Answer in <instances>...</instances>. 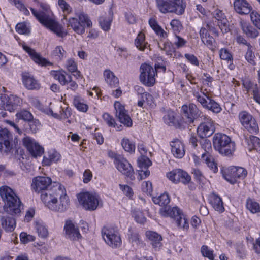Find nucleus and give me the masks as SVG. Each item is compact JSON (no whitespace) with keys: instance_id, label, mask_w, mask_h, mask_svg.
<instances>
[{"instance_id":"nucleus-55","label":"nucleus","mask_w":260,"mask_h":260,"mask_svg":"<svg viewBox=\"0 0 260 260\" xmlns=\"http://www.w3.org/2000/svg\"><path fill=\"white\" fill-rule=\"evenodd\" d=\"M250 18L253 24L260 29V15L255 11H253L250 14Z\"/></svg>"},{"instance_id":"nucleus-6","label":"nucleus","mask_w":260,"mask_h":260,"mask_svg":"<svg viewBox=\"0 0 260 260\" xmlns=\"http://www.w3.org/2000/svg\"><path fill=\"white\" fill-rule=\"evenodd\" d=\"M157 6L162 13H175L178 15L182 14L186 7L183 0H157Z\"/></svg>"},{"instance_id":"nucleus-37","label":"nucleus","mask_w":260,"mask_h":260,"mask_svg":"<svg viewBox=\"0 0 260 260\" xmlns=\"http://www.w3.org/2000/svg\"><path fill=\"white\" fill-rule=\"evenodd\" d=\"M246 141L250 150L255 149L260 154V139L258 138L250 136L249 138H246Z\"/></svg>"},{"instance_id":"nucleus-16","label":"nucleus","mask_w":260,"mask_h":260,"mask_svg":"<svg viewBox=\"0 0 260 260\" xmlns=\"http://www.w3.org/2000/svg\"><path fill=\"white\" fill-rule=\"evenodd\" d=\"M114 164L119 171L129 177L131 180L135 179V177L133 168L125 158L122 156H118L116 158V161H114Z\"/></svg>"},{"instance_id":"nucleus-46","label":"nucleus","mask_w":260,"mask_h":260,"mask_svg":"<svg viewBox=\"0 0 260 260\" xmlns=\"http://www.w3.org/2000/svg\"><path fill=\"white\" fill-rule=\"evenodd\" d=\"M16 30L20 34L28 35L30 33V28L25 22L18 23L16 26Z\"/></svg>"},{"instance_id":"nucleus-1","label":"nucleus","mask_w":260,"mask_h":260,"mask_svg":"<svg viewBox=\"0 0 260 260\" xmlns=\"http://www.w3.org/2000/svg\"><path fill=\"white\" fill-rule=\"evenodd\" d=\"M41 199L48 209L56 212H64L70 206L66 188L59 182H54L49 190L41 194Z\"/></svg>"},{"instance_id":"nucleus-63","label":"nucleus","mask_w":260,"mask_h":260,"mask_svg":"<svg viewBox=\"0 0 260 260\" xmlns=\"http://www.w3.org/2000/svg\"><path fill=\"white\" fill-rule=\"evenodd\" d=\"M142 190L147 194H150L152 191V183L150 181L143 182L142 184Z\"/></svg>"},{"instance_id":"nucleus-24","label":"nucleus","mask_w":260,"mask_h":260,"mask_svg":"<svg viewBox=\"0 0 260 260\" xmlns=\"http://www.w3.org/2000/svg\"><path fill=\"white\" fill-rule=\"evenodd\" d=\"M171 153L177 158H182L185 154L184 144L178 139H174L170 142Z\"/></svg>"},{"instance_id":"nucleus-56","label":"nucleus","mask_w":260,"mask_h":260,"mask_svg":"<svg viewBox=\"0 0 260 260\" xmlns=\"http://www.w3.org/2000/svg\"><path fill=\"white\" fill-rule=\"evenodd\" d=\"M201 253L204 256L208 257L210 260H213L214 258L213 251L211 250L207 246L204 245L202 247Z\"/></svg>"},{"instance_id":"nucleus-47","label":"nucleus","mask_w":260,"mask_h":260,"mask_svg":"<svg viewBox=\"0 0 260 260\" xmlns=\"http://www.w3.org/2000/svg\"><path fill=\"white\" fill-rule=\"evenodd\" d=\"M133 215L136 221L138 223L143 224L146 221V218L143 212L140 210L135 209L133 211Z\"/></svg>"},{"instance_id":"nucleus-31","label":"nucleus","mask_w":260,"mask_h":260,"mask_svg":"<svg viewBox=\"0 0 260 260\" xmlns=\"http://www.w3.org/2000/svg\"><path fill=\"white\" fill-rule=\"evenodd\" d=\"M204 91L201 89L200 92L198 91H193V94L194 96L197 99V101L201 103V104L204 107H206L208 102L207 100L209 101L210 96L208 92Z\"/></svg>"},{"instance_id":"nucleus-58","label":"nucleus","mask_w":260,"mask_h":260,"mask_svg":"<svg viewBox=\"0 0 260 260\" xmlns=\"http://www.w3.org/2000/svg\"><path fill=\"white\" fill-rule=\"evenodd\" d=\"M192 173L196 179L200 182H203L206 179L201 171L198 168H193Z\"/></svg>"},{"instance_id":"nucleus-23","label":"nucleus","mask_w":260,"mask_h":260,"mask_svg":"<svg viewBox=\"0 0 260 260\" xmlns=\"http://www.w3.org/2000/svg\"><path fill=\"white\" fill-rule=\"evenodd\" d=\"M48 115H51L55 118L59 119H67L71 115L69 109L66 108L65 110L62 108L59 105H56L47 111Z\"/></svg>"},{"instance_id":"nucleus-15","label":"nucleus","mask_w":260,"mask_h":260,"mask_svg":"<svg viewBox=\"0 0 260 260\" xmlns=\"http://www.w3.org/2000/svg\"><path fill=\"white\" fill-rule=\"evenodd\" d=\"M12 136L6 128L0 127V153L7 154L11 150Z\"/></svg>"},{"instance_id":"nucleus-29","label":"nucleus","mask_w":260,"mask_h":260,"mask_svg":"<svg viewBox=\"0 0 260 260\" xmlns=\"http://www.w3.org/2000/svg\"><path fill=\"white\" fill-rule=\"evenodd\" d=\"M7 99L6 110L10 112L14 111L21 102L20 98L13 95H7Z\"/></svg>"},{"instance_id":"nucleus-48","label":"nucleus","mask_w":260,"mask_h":260,"mask_svg":"<svg viewBox=\"0 0 260 260\" xmlns=\"http://www.w3.org/2000/svg\"><path fill=\"white\" fill-rule=\"evenodd\" d=\"M111 19L109 17H101L99 18V23L102 28L105 30L107 31L110 29Z\"/></svg>"},{"instance_id":"nucleus-35","label":"nucleus","mask_w":260,"mask_h":260,"mask_svg":"<svg viewBox=\"0 0 260 260\" xmlns=\"http://www.w3.org/2000/svg\"><path fill=\"white\" fill-rule=\"evenodd\" d=\"M1 221V224L5 231L11 232L14 230L16 224L14 218L11 217L2 216Z\"/></svg>"},{"instance_id":"nucleus-59","label":"nucleus","mask_w":260,"mask_h":260,"mask_svg":"<svg viewBox=\"0 0 260 260\" xmlns=\"http://www.w3.org/2000/svg\"><path fill=\"white\" fill-rule=\"evenodd\" d=\"M11 2L13 3L21 11H22L25 15H28L29 14V11L25 7L24 5L21 3L20 0H9Z\"/></svg>"},{"instance_id":"nucleus-19","label":"nucleus","mask_w":260,"mask_h":260,"mask_svg":"<svg viewBox=\"0 0 260 260\" xmlns=\"http://www.w3.org/2000/svg\"><path fill=\"white\" fill-rule=\"evenodd\" d=\"M182 111L183 118L186 119V122L188 123H192L194 119L200 117L201 115V111L192 103L188 106H182Z\"/></svg>"},{"instance_id":"nucleus-4","label":"nucleus","mask_w":260,"mask_h":260,"mask_svg":"<svg viewBox=\"0 0 260 260\" xmlns=\"http://www.w3.org/2000/svg\"><path fill=\"white\" fill-rule=\"evenodd\" d=\"M213 144L215 149L220 154L228 156L235 150V144L226 135L215 134L213 138Z\"/></svg>"},{"instance_id":"nucleus-13","label":"nucleus","mask_w":260,"mask_h":260,"mask_svg":"<svg viewBox=\"0 0 260 260\" xmlns=\"http://www.w3.org/2000/svg\"><path fill=\"white\" fill-rule=\"evenodd\" d=\"M239 119L242 125L250 133H257L258 126L255 119L246 111H242L239 114Z\"/></svg>"},{"instance_id":"nucleus-38","label":"nucleus","mask_w":260,"mask_h":260,"mask_svg":"<svg viewBox=\"0 0 260 260\" xmlns=\"http://www.w3.org/2000/svg\"><path fill=\"white\" fill-rule=\"evenodd\" d=\"M136 47L140 51H144L147 48L148 43L145 41V37L143 32H140L138 35L135 41Z\"/></svg>"},{"instance_id":"nucleus-43","label":"nucleus","mask_w":260,"mask_h":260,"mask_svg":"<svg viewBox=\"0 0 260 260\" xmlns=\"http://www.w3.org/2000/svg\"><path fill=\"white\" fill-rule=\"evenodd\" d=\"M18 119H22L24 121H30L33 119V116L30 112L27 110H22L17 113L16 115Z\"/></svg>"},{"instance_id":"nucleus-18","label":"nucleus","mask_w":260,"mask_h":260,"mask_svg":"<svg viewBox=\"0 0 260 260\" xmlns=\"http://www.w3.org/2000/svg\"><path fill=\"white\" fill-rule=\"evenodd\" d=\"M168 178L172 182L177 183L180 182L184 184L189 183L191 177L185 171L181 169H175L167 174Z\"/></svg>"},{"instance_id":"nucleus-64","label":"nucleus","mask_w":260,"mask_h":260,"mask_svg":"<svg viewBox=\"0 0 260 260\" xmlns=\"http://www.w3.org/2000/svg\"><path fill=\"white\" fill-rule=\"evenodd\" d=\"M218 24L223 33L228 32L229 30L228 21L226 18L218 22Z\"/></svg>"},{"instance_id":"nucleus-27","label":"nucleus","mask_w":260,"mask_h":260,"mask_svg":"<svg viewBox=\"0 0 260 260\" xmlns=\"http://www.w3.org/2000/svg\"><path fill=\"white\" fill-rule=\"evenodd\" d=\"M23 82L25 86L29 90L39 89L40 85L38 81L32 76L25 73L22 76Z\"/></svg>"},{"instance_id":"nucleus-2","label":"nucleus","mask_w":260,"mask_h":260,"mask_svg":"<svg viewBox=\"0 0 260 260\" xmlns=\"http://www.w3.org/2000/svg\"><path fill=\"white\" fill-rule=\"evenodd\" d=\"M153 201L155 204L162 207L159 210V213L162 216L174 218L178 227L184 230H188L189 223L181 210L178 207L172 208L167 206L170 202L168 194L163 193L158 197H154Z\"/></svg>"},{"instance_id":"nucleus-28","label":"nucleus","mask_w":260,"mask_h":260,"mask_svg":"<svg viewBox=\"0 0 260 260\" xmlns=\"http://www.w3.org/2000/svg\"><path fill=\"white\" fill-rule=\"evenodd\" d=\"M22 47L23 49L27 52L31 56V58L35 62L42 66H47L49 64L45 59L42 58L38 53H37L35 50L31 49L29 47L23 45Z\"/></svg>"},{"instance_id":"nucleus-49","label":"nucleus","mask_w":260,"mask_h":260,"mask_svg":"<svg viewBox=\"0 0 260 260\" xmlns=\"http://www.w3.org/2000/svg\"><path fill=\"white\" fill-rule=\"evenodd\" d=\"M36 228L39 236L43 238L48 236V230L44 225L40 223H37Z\"/></svg>"},{"instance_id":"nucleus-62","label":"nucleus","mask_w":260,"mask_h":260,"mask_svg":"<svg viewBox=\"0 0 260 260\" xmlns=\"http://www.w3.org/2000/svg\"><path fill=\"white\" fill-rule=\"evenodd\" d=\"M170 25L175 34L179 32L182 28L180 22L176 19L172 20L170 22Z\"/></svg>"},{"instance_id":"nucleus-40","label":"nucleus","mask_w":260,"mask_h":260,"mask_svg":"<svg viewBox=\"0 0 260 260\" xmlns=\"http://www.w3.org/2000/svg\"><path fill=\"white\" fill-rule=\"evenodd\" d=\"M51 75L56 79L62 85H65L68 84V78H66L65 71H52L51 72Z\"/></svg>"},{"instance_id":"nucleus-51","label":"nucleus","mask_w":260,"mask_h":260,"mask_svg":"<svg viewBox=\"0 0 260 260\" xmlns=\"http://www.w3.org/2000/svg\"><path fill=\"white\" fill-rule=\"evenodd\" d=\"M58 4L64 14H70L72 12L71 7L65 0H58Z\"/></svg>"},{"instance_id":"nucleus-10","label":"nucleus","mask_w":260,"mask_h":260,"mask_svg":"<svg viewBox=\"0 0 260 260\" xmlns=\"http://www.w3.org/2000/svg\"><path fill=\"white\" fill-rule=\"evenodd\" d=\"M102 234L105 242L113 248L119 247L121 244V239L117 230L111 226H104Z\"/></svg>"},{"instance_id":"nucleus-33","label":"nucleus","mask_w":260,"mask_h":260,"mask_svg":"<svg viewBox=\"0 0 260 260\" xmlns=\"http://www.w3.org/2000/svg\"><path fill=\"white\" fill-rule=\"evenodd\" d=\"M104 76L106 82L111 87H114L118 84V79L110 70H106L104 71Z\"/></svg>"},{"instance_id":"nucleus-53","label":"nucleus","mask_w":260,"mask_h":260,"mask_svg":"<svg viewBox=\"0 0 260 260\" xmlns=\"http://www.w3.org/2000/svg\"><path fill=\"white\" fill-rule=\"evenodd\" d=\"M105 122L110 127H115L116 122L114 118L107 113H105L102 115Z\"/></svg>"},{"instance_id":"nucleus-36","label":"nucleus","mask_w":260,"mask_h":260,"mask_svg":"<svg viewBox=\"0 0 260 260\" xmlns=\"http://www.w3.org/2000/svg\"><path fill=\"white\" fill-rule=\"evenodd\" d=\"M210 203L213 208L219 213H222L224 211L222 200L218 196L213 194L211 197Z\"/></svg>"},{"instance_id":"nucleus-17","label":"nucleus","mask_w":260,"mask_h":260,"mask_svg":"<svg viewBox=\"0 0 260 260\" xmlns=\"http://www.w3.org/2000/svg\"><path fill=\"white\" fill-rule=\"evenodd\" d=\"M54 182H52L51 179L48 177L37 176L32 179L31 183L32 189L36 192H40L43 190L46 191L48 188L52 187Z\"/></svg>"},{"instance_id":"nucleus-14","label":"nucleus","mask_w":260,"mask_h":260,"mask_svg":"<svg viewBox=\"0 0 260 260\" xmlns=\"http://www.w3.org/2000/svg\"><path fill=\"white\" fill-rule=\"evenodd\" d=\"M201 117L204 121L198 127V135L201 138L210 137L215 131L213 121L207 116L203 115Z\"/></svg>"},{"instance_id":"nucleus-11","label":"nucleus","mask_w":260,"mask_h":260,"mask_svg":"<svg viewBox=\"0 0 260 260\" xmlns=\"http://www.w3.org/2000/svg\"><path fill=\"white\" fill-rule=\"evenodd\" d=\"M224 178L232 184L237 182V179H244L247 174L246 170L242 167L231 166L221 170Z\"/></svg>"},{"instance_id":"nucleus-34","label":"nucleus","mask_w":260,"mask_h":260,"mask_svg":"<svg viewBox=\"0 0 260 260\" xmlns=\"http://www.w3.org/2000/svg\"><path fill=\"white\" fill-rule=\"evenodd\" d=\"M240 24L243 32L248 37L254 38L258 36V31L255 28L250 26L249 23L246 22L241 21Z\"/></svg>"},{"instance_id":"nucleus-8","label":"nucleus","mask_w":260,"mask_h":260,"mask_svg":"<svg viewBox=\"0 0 260 260\" xmlns=\"http://www.w3.org/2000/svg\"><path fill=\"white\" fill-rule=\"evenodd\" d=\"M156 70L150 64L142 63L140 67V81L147 87L153 86L156 82Z\"/></svg>"},{"instance_id":"nucleus-12","label":"nucleus","mask_w":260,"mask_h":260,"mask_svg":"<svg viewBox=\"0 0 260 260\" xmlns=\"http://www.w3.org/2000/svg\"><path fill=\"white\" fill-rule=\"evenodd\" d=\"M209 32L215 34L217 36L218 35L214 24L211 21L204 24L199 33L202 42L207 46H211L215 41L214 38L210 35Z\"/></svg>"},{"instance_id":"nucleus-41","label":"nucleus","mask_w":260,"mask_h":260,"mask_svg":"<svg viewBox=\"0 0 260 260\" xmlns=\"http://www.w3.org/2000/svg\"><path fill=\"white\" fill-rule=\"evenodd\" d=\"M121 146L125 151L132 153L135 151V143L127 138H123L121 142Z\"/></svg>"},{"instance_id":"nucleus-26","label":"nucleus","mask_w":260,"mask_h":260,"mask_svg":"<svg viewBox=\"0 0 260 260\" xmlns=\"http://www.w3.org/2000/svg\"><path fill=\"white\" fill-rule=\"evenodd\" d=\"M234 7L236 12L240 14H248L251 10V7L246 0H235Z\"/></svg>"},{"instance_id":"nucleus-52","label":"nucleus","mask_w":260,"mask_h":260,"mask_svg":"<svg viewBox=\"0 0 260 260\" xmlns=\"http://www.w3.org/2000/svg\"><path fill=\"white\" fill-rule=\"evenodd\" d=\"M219 56L221 59L225 60L228 61L232 62L233 61V57L229 51L224 48H222L219 51Z\"/></svg>"},{"instance_id":"nucleus-39","label":"nucleus","mask_w":260,"mask_h":260,"mask_svg":"<svg viewBox=\"0 0 260 260\" xmlns=\"http://www.w3.org/2000/svg\"><path fill=\"white\" fill-rule=\"evenodd\" d=\"M73 104L79 111L81 112H85L88 108V105L84 103V100L79 96H75Z\"/></svg>"},{"instance_id":"nucleus-25","label":"nucleus","mask_w":260,"mask_h":260,"mask_svg":"<svg viewBox=\"0 0 260 260\" xmlns=\"http://www.w3.org/2000/svg\"><path fill=\"white\" fill-rule=\"evenodd\" d=\"M146 238L149 240L153 248L159 250L162 246V238L160 235L152 231H147L145 232Z\"/></svg>"},{"instance_id":"nucleus-21","label":"nucleus","mask_w":260,"mask_h":260,"mask_svg":"<svg viewBox=\"0 0 260 260\" xmlns=\"http://www.w3.org/2000/svg\"><path fill=\"white\" fill-rule=\"evenodd\" d=\"M114 108L116 110V116L119 118L120 122L127 127L131 126L132 125V120L128 114L127 111L125 109L124 106L117 101L114 103Z\"/></svg>"},{"instance_id":"nucleus-32","label":"nucleus","mask_w":260,"mask_h":260,"mask_svg":"<svg viewBox=\"0 0 260 260\" xmlns=\"http://www.w3.org/2000/svg\"><path fill=\"white\" fill-rule=\"evenodd\" d=\"M201 160L206 163L214 173L217 172V164L209 153H203L201 156Z\"/></svg>"},{"instance_id":"nucleus-20","label":"nucleus","mask_w":260,"mask_h":260,"mask_svg":"<svg viewBox=\"0 0 260 260\" xmlns=\"http://www.w3.org/2000/svg\"><path fill=\"white\" fill-rule=\"evenodd\" d=\"M24 146L35 157L41 156L44 152V149L35 140L30 137H25L23 139Z\"/></svg>"},{"instance_id":"nucleus-30","label":"nucleus","mask_w":260,"mask_h":260,"mask_svg":"<svg viewBox=\"0 0 260 260\" xmlns=\"http://www.w3.org/2000/svg\"><path fill=\"white\" fill-rule=\"evenodd\" d=\"M149 24L156 35L160 38L164 39L167 37V33L158 24L155 19L153 18H150L149 20Z\"/></svg>"},{"instance_id":"nucleus-60","label":"nucleus","mask_w":260,"mask_h":260,"mask_svg":"<svg viewBox=\"0 0 260 260\" xmlns=\"http://www.w3.org/2000/svg\"><path fill=\"white\" fill-rule=\"evenodd\" d=\"M20 238L23 243H25L34 241L35 239V237L32 235H28L26 233L22 232L20 235Z\"/></svg>"},{"instance_id":"nucleus-54","label":"nucleus","mask_w":260,"mask_h":260,"mask_svg":"<svg viewBox=\"0 0 260 260\" xmlns=\"http://www.w3.org/2000/svg\"><path fill=\"white\" fill-rule=\"evenodd\" d=\"M243 85L248 92L252 90L253 93L255 88L258 89L257 85L252 82L248 79H245L243 81Z\"/></svg>"},{"instance_id":"nucleus-50","label":"nucleus","mask_w":260,"mask_h":260,"mask_svg":"<svg viewBox=\"0 0 260 260\" xmlns=\"http://www.w3.org/2000/svg\"><path fill=\"white\" fill-rule=\"evenodd\" d=\"M152 163L150 160L148 158V157L145 156V155L141 156L138 159V165L140 168H148V167L151 165Z\"/></svg>"},{"instance_id":"nucleus-7","label":"nucleus","mask_w":260,"mask_h":260,"mask_svg":"<svg viewBox=\"0 0 260 260\" xmlns=\"http://www.w3.org/2000/svg\"><path fill=\"white\" fill-rule=\"evenodd\" d=\"M86 26L90 27L92 22L88 15L84 13H80L76 17H71L69 19L67 27H71L73 30L79 35L85 32V27Z\"/></svg>"},{"instance_id":"nucleus-45","label":"nucleus","mask_w":260,"mask_h":260,"mask_svg":"<svg viewBox=\"0 0 260 260\" xmlns=\"http://www.w3.org/2000/svg\"><path fill=\"white\" fill-rule=\"evenodd\" d=\"M247 51L245 55L246 60L251 64H255V55L252 51V47L250 44H247Z\"/></svg>"},{"instance_id":"nucleus-57","label":"nucleus","mask_w":260,"mask_h":260,"mask_svg":"<svg viewBox=\"0 0 260 260\" xmlns=\"http://www.w3.org/2000/svg\"><path fill=\"white\" fill-rule=\"evenodd\" d=\"M66 68L70 72H75L77 69V63L73 59H68L66 63Z\"/></svg>"},{"instance_id":"nucleus-9","label":"nucleus","mask_w":260,"mask_h":260,"mask_svg":"<svg viewBox=\"0 0 260 260\" xmlns=\"http://www.w3.org/2000/svg\"><path fill=\"white\" fill-rule=\"evenodd\" d=\"M77 198L79 204L86 210H95L99 204V197L95 193L80 192L77 195Z\"/></svg>"},{"instance_id":"nucleus-44","label":"nucleus","mask_w":260,"mask_h":260,"mask_svg":"<svg viewBox=\"0 0 260 260\" xmlns=\"http://www.w3.org/2000/svg\"><path fill=\"white\" fill-rule=\"evenodd\" d=\"M205 108L217 113H219L221 110L220 105L215 101L211 99V98H210L209 102Z\"/></svg>"},{"instance_id":"nucleus-42","label":"nucleus","mask_w":260,"mask_h":260,"mask_svg":"<svg viewBox=\"0 0 260 260\" xmlns=\"http://www.w3.org/2000/svg\"><path fill=\"white\" fill-rule=\"evenodd\" d=\"M246 208L252 213H256L260 212L259 204L251 199H248L246 202Z\"/></svg>"},{"instance_id":"nucleus-61","label":"nucleus","mask_w":260,"mask_h":260,"mask_svg":"<svg viewBox=\"0 0 260 260\" xmlns=\"http://www.w3.org/2000/svg\"><path fill=\"white\" fill-rule=\"evenodd\" d=\"M120 188L123 191L124 193L129 198H132L134 192L132 188L127 185H119Z\"/></svg>"},{"instance_id":"nucleus-5","label":"nucleus","mask_w":260,"mask_h":260,"mask_svg":"<svg viewBox=\"0 0 260 260\" xmlns=\"http://www.w3.org/2000/svg\"><path fill=\"white\" fill-rule=\"evenodd\" d=\"M30 10L34 16L44 26L59 37H63L67 35V33L63 30L62 27L46 13L43 12H37L32 8Z\"/></svg>"},{"instance_id":"nucleus-22","label":"nucleus","mask_w":260,"mask_h":260,"mask_svg":"<svg viewBox=\"0 0 260 260\" xmlns=\"http://www.w3.org/2000/svg\"><path fill=\"white\" fill-rule=\"evenodd\" d=\"M64 230L66 236L71 240H78L81 237L78 228L75 226L71 220L66 221Z\"/></svg>"},{"instance_id":"nucleus-3","label":"nucleus","mask_w":260,"mask_h":260,"mask_svg":"<svg viewBox=\"0 0 260 260\" xmlns=\"http://www.w3.org/2000/svg\"><path fill=\"white\" fill-rule=\"evenodd\" d=\"M0 195L5 202L4 210L10 214H17L21 212V203L19 198L9 187L4 186L0 187Z\"/></svg>"}]
</instances>
